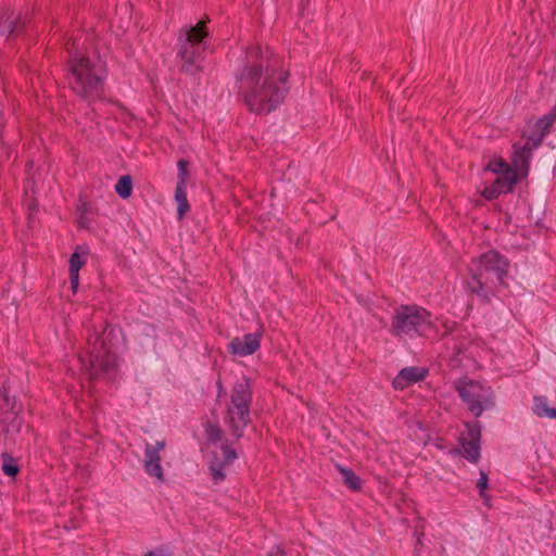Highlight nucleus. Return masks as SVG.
Instances as JSON below:
<instances>
[{
	"label": "nucleus",
	"mask_w": 556,
	"mask_h": 556,
	"mask_svg": "<svg viewBox=\"0 0 556 556\" xmlns=\"http://www.w3.org/2000/svg\"><path fill=\"white\" fill-rule=\"evenodd\" d=\"M258 59V51L248 54V66L240 76V90L248 108L255 113H269L285 99L288 74L275 61Z\"/></svg>",
	"instance_id": "f257e3e1"
},
{
	"label": "nucleus",
	"mask_w": 556,
	"mask_h": 556,
	"mask_svg": "<svg viewBox=\"0 0 556 556\" xmlns=\"http://www.w3.org/2000/svg\"><path fill=\"white\" fill-rule=\"evenodd\" d=\"M555 122L556 105L535 122L533 135L513 146L511 163L502 157L489 161L485 170L496 175V179L482 190L485 199L493 200L502 193L511 192L515 185L528 175L532 151L540 146Z\"/></svg>",
	"instance_id": "f03ea898"
},
{
	"label": "nucleus",
	"mask_w": 556,
	"mask_h": 556,
	"mask_svg": "<svg viewBox=\"0 0 556 556\" xmlns=\"http://www.w3.org/2000/svg\"><path fill=\"white\" fill-rule=\"evenodd\" d=\"M104 70L100 59H74L71 65L73 90L88 100L97 98L102 88Z\"/></svg>",
	"instance_id": "7ed1b4c3"
},
{
	"label": "nucleus",
	"mask_w": 556,
	"mask_h": 556,
	"mask_svg": "<svg viewBox=\"0 0 556 556\" xmlns=\"http://www.w3.org/2000/svg\"><path fill=\"white\" fill-rule=\"evenodd\" d=\"M432 328V317L426 308L412 304L401 305L394 311L391 329L395 336L409 338L424 336Z\"/></svg>",
	"instance_id": "20e7f679"
},
{
	"label": "nucleus",
	"mask_w": 556,
	"mask_h": 556,
	"mask_svg": "<svg viewBox=\"0 0 556 556\" xmlns=\"http://www.w3.org/2000/svg\"><path fill=\"white\" fill-rule=\"evenodd\" d=\"M252 390L250 380L243 378L233 386L230 403L227 408V422L235 437L240 438L250 421Z\"/></svg>",
	"instance_id": "39448f33"
},
{
	"label": "nucleus",
	"mask_w": 556,
	"mask_h": 556,
	"mask_svg": "<svg viewBox=\"0 0 556 556\" xmlns=\"http://www.w3.org/2000/svg\"><path fill=\"white\" fill-rule=\"evenodd\" d=\"M80 363L90 378L101 374L110 375L116 365V357L98 333L89 337L86 355L79 356Z\"/></svg>",
	"instance_id": "423d86ee"
},
{
	"label": "nucleus",
	"mask_w": 556,
	"mask_h": 556,
	"mask_svg": "<svg viewBox=\"0 0 556 556\" xmlns=\"http://www.w3.org/2000/svg\"><path fill=\"white\" fill-rule=\"evenodd\" d=\"M509 262L496 251H488L478 258V276H473L472 281L468 283V289L480 298L490 301L493 292H489L481 281V277L485 274L495 276L498 283L504 285L507 276Z\"/></svg>",
	"instance_id": "0eeeda50"
},
{
	"label": "nucleus",
	"mask_w": 556,
	"mask_h": 556,
	"mask_svg": "<svg viewBox=\"0 0 556 556\" xmlns=\"http://www.w3.org/2000/svg\"><path fill=\"white\" fill-rule=\"evenodd\" d=\"M460 399L476 417L494 405V394L491 387L469 378H462L455 382Z\"/></svg>",
	"instance_id": "6e6552de"
},
{
	"label": "nucleus",
	"mask_w": 556,
	"mask_h": 556,
	"mask_svg": "<svg viewBox=\"0 0 556 556\" xmlns=\"http://www.w3.org/2000/svg\"><path fill=\"white\" fill-rule=\"evenodd\" d=\"M204 25V22H200L195 26L182 29L179 34L178 54L184 61L186 71H191V66L197 64L204 49L203 39L207 34Z\"/></svg>",
	"instance_id": "1a4fd4ad"
},
{
	"label": "nucleus",
	"mask_w": 556,
	"mask_h": 556,
	"mask_svg": "<svg viewBox=\"0 0 556 556\" xmlns=\"http://www.w3.org/2000/svg\"><path fill=\"white\" fill-rule=\"evenodd\" d=\"M165 447L166 441L164 439L157 440L154 443L146 442L143 446L142 466L144 472L156 483L165 482V473L162 466V452Z\"/></svg>",
	"instance_id": "9d476101"
},
{
	"label": "nucleus",
	"mask_w": 556,
	"mask_h": 556,
	"mask_svg": "<svg viewBox=\"0 0 556 556\" xmlns=\"http://www.w3.org/2000/svg\"><path fill=\"white\" fill-rule=\"evenodd\" d=\"M480 434L478 424H465L459 441L465 457L470 462H477L480 456Z\"/></svg>",
	"instance_id": "9b49d317"
},
{
	"label": "nucleus",
	"mask_w": 556,
	"mask_h": 556,
	"mask_svg": "<svg viewBox=\"0 0 556 556\" xmlns=\"http://www.w3.org/2000/svg\"><path fill=\"white\" fill-rule=\"evenodd\" d=\"M262 333H247L236 337L228 343V352L233 356L245 357L254 354L261 346Z\"/></svg>",
	"instance_id": "f8f14e48"
},
{
	"label": "nucleus",
	"mask_w": 556,
	"mask_h": 556,
	"mask_svg": "<svg viewBox=\"0 0 556 556\" xmlns=\"http://www.w3.org/2000/svg\"><path fill=\"white\" fill-rule=\"evenodd\" d=\"M222 452L224 459L215 457L210 465V473L215 483H219L226 478L227 467L237 458L236 451L229 445H223Z\"/></svg>",
	"instance_id": "ddd939ff"
},
{
	"label": "nucleus",
	"mask_w": 556,
	"mask_h": 556,
	"mask_svg": "<svg viewBox=\"0 0 556 556\" xmlns=\"http://www.w3.org/2000/svg\"><path fill=\"white\" fill-rule=\"evenodd\" d=\"M89 258V250L86 245H78L76 251L70 257V282L74 293L77 292L79 286V270Z\"/></svg>",
	"instance_id": "4468645a"
},
{
	"label": "nucleus",
	"mask_w": 556,
	"mask_h": 556,
	"mask_svg": "<svg viewBox=\"0 0 556 556\" xmlns=\"http://www.w3.org/2000/svg\"><path fill=\"white\" fill-rule=\"evenodd\" d=\"M428 375L426 367L413 366L403 368L393 379V387L397 390H404L409 386L424 380Z\"/></svg>",
	"instance_id": "2eb2a0df"
},
{
	"label": "nucleus",
	"mask_w": 556,
	"mask_h": 556,
	"mask_svg": "<svg viewBox=\"0 0 556 556\" xmlns=\"http://www.w3.org/2000/svg\"><path fill=\"white\" fill-rule=\"evenodd\" d=\"M175 201L177 203V215L181 219L189 211V204L187 201V184L177 181L175 190Z\"/></svg>",
	"instance_id": "dca6fc26"
},
{
	"label": "nucleus",
	"mask_w": 556,
	"mask_h": 556,
	"mask_svg": "<svg viewBox=\"0 0 556 556\" xmlns=\"http://www.w3.org/2000/svg\"><path fill=\"white\" fill-rule=\"evenodd\" d=\"M533 412L539 417L556 418V408L549 407L545 396H534Z\"/></svg>",
	"instance_id": "f3484780"
},
{
	"label": "nucleus",
	"mask_w": 556,
	"mask_h": 556,
	"mask_svg": "<svg viewBox=\"0 0 556 556\" xmlns=\"http://www.w3.org/2000/svg\"><path fill=\"white\" fill-rule=\"evenodd\" d=\"M337 470L340 472L344 484L352 491H358L362 488V481L350 468L342 465H336Z\"/></svg>",
	"instance_id": "a211bd4d"
},
{
	"label": "nucleus",
	"mask_w": 556,
	"mask_h": 556,
	"mask_svg": "<svg viewBox=\"0 0 556 556\" xmlns=\"http://www.w3.org/2000/svg\"><path fill=\"white\" fill-rule=\"evenodd\" d=\"M13 405L11 403L10 397L7 394V390L4 387H0V422L4 424L9 419V414Z\"/></svg>",
	"instance_id": "6ab92c4d"
},
{
	"label": "nucleus",
	"mask_w": 556,
	"mask_h": 556,
	"mask_svg": "<svg viewBox=\"0 0 556 556\" xmlns=\"http://www.w3.org/2000/svg\"><path fill=\"white\" fill-rule=\"evenodd\" d=\"M115 191L122 199H127L130 197L132 191V182L129 176H122L116 185Z\"/></svg>",
	"instance_id": "aec40b11"
},
{
	"label": "nucleus",
	"mask_w": 556,
	"mask_h": 556,
	"mask_svg": "<svg viewBox=\"0 0 556 556\" xmlns=\"http://www.w3.org/2000/svg\"><path fill=\"white\" fill-rule=\"evenodd\" d=\"M14 31V20L12 15L3 14L0 16V36L7 37Z\"/></svg>",
	"instance_id": "412c9836"
},
{
	"label": "nucleus",
	"mask_w": 556,
	"mask_h": 556,
	"mask_svg": "<svg viewBox=\"0 0 556 556\" xmlns=\"http://www.w3.org/2000/svg\"><path fill=\"white\" fill-rule=\"evenodd\" d=\"M489 485V477L484 471L480 472V477L477 481V488L479 489L480 496L484 500V502L488 504L489 497L485 493Z\"/></svg>",
	"instance_id": "4be33fe9"
},
{
	"label": "nucleus",
	"mask_w": 556,
	"mask_h": 556,
	"mask_svg": "<svg viewBox=\"0 0 556 556\" xmlns=\"http://www.w3.org/2000/svg\"><path fill=\"white\" fill-rule=\"evenodd\" d=\"M205 432L208 439L213 442H216L222 438V430L217 425H207Z\"/></svg>",
	"instance_id": "5701e85b"
},
{
	"label": "nucleus",
	"mask_w": 556,
	"mask_h": 556,
	"mask_svg": "<svg viewBox=\"0 0 556 556\" xmlns=\"http://www.w3.org/2000/svg\"><path fill=\"white\" fill-rule=\"evenodd\" d=\"M188 162L185 160H180L178 162V181H182L187 184L188 180V170H187Z\"/></svg>",
	"instance_id": "b1692460"
},
{
	"label": "nucleus",
	"mask_w": 556,
	"mask_h": 556,
	"mask_svg": "<svg viewBox=\"0 0 556 556\" xmlns=\"http://www.w3.org/2000/svg\"><path fill=\"white\" fill-rule=\"evenodd\" d=\"M79 217L77 219V224L79 227L81 228H87L88 227V223H89V219H88V211L86 208V206H83L81 208H79Z\"/></svg>",
	"instance_id": "393cba45"
},
{
	"label": "nucleus",
	"mask_w": 556,
	"mask_h": 556,
	"mask_svg": "<svg viewBox=\"0 0 556 556\" xmlns=\"http://www.w3.org/2000/svg\"><path fill=\"white\" fill-rule=\"evenodd\" d=\"M2 471L10 477L15 476L18 472V467L13 463H4L2 466Z\"/></svg>",
	"instance_id": "a878e982"
},
{
	"label": "nucleus",
	"mask_w": 556,
	"mask_h": 556,
	"mask_svg": "<svg viewBox=\"0 0 556 556\" xmlns=\"http://www.w3.org/2000/svg\"><path fill=\"white\" fill-rule=\"evenodd\" d=\"M267 556H285V551L280 546L276 545L269 551Z\"/></svg>",
	"instance_id": "bb28decb"
},
{
	"label": "nucleus",
	"mask_w": 556,
	"mask_h": 556,
	"mask_svg": "<svg viewBox=\"0 0 556 556\" xmlns=\"http://www.w3.org/2000/svg\"><path fill=\"white\" fill-rule=\"evenodd\" d=\"M146 556H170L169 553L163 548L149 552Z\"/></svg>",
	"instance_id": "cd10ccee"
},
{
	"label": "nucleus",
	"mask_w": 556,
	"mask_h": 556,
	"mask_svg": "<svg viewBox=\"0 0 556 556\" xmlns=\"http://www.w3.org/2000/svg\"><path fill=\"white\" fill-rule=\"evenodd\" d=\"M216 383H217L218 389L220 390L222 389V382L218 380Z\"/></svg>",
	"instance_id": "c85d7f7f"
}]
</instances>
